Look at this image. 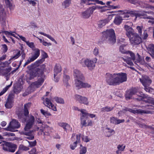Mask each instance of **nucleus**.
I'll list each match as a JSON object with an SVG mask.
<instances>
[{"instance_id":"nucleus-36","label":"nucleus","mask_w":154,"mask_h":154,"mask_svg":"<svg viewBox=\"0 0 154 154\" xmlns=\"http://www.w3.org/2000/svg\"><path fill=\"white\" fill-rule=\"evenodd\" d=\"M54 99L57 103L60 104H64V103L63 99L61 98L58 97H55L54 98Z\"/></svg>"},{"instance_id":"nucleus-38","label":"nucleus","mask_w":154,"mask_h":154,"mask_svg":"<svg viewBox=\"0 0 154 154\" xmlns=\"http://www.w3.org/2000/svg\"><path fill=\"white\" fill-rule=\"evenodd\" d=\"M126 54H129L131 57V59L133 61H134L136 59L135 55L134 54L132 51H128Z\"/></svg>"},{"instance_id":"nucleus-57","label":"nucleus","mask_w":154,"mask_h":154,"mask_svg":"<svg viewBox=\"0 0 154 154\" xmlns=\"http://www.w3.org/2000/svg\"><path fill=\"white\" fill-rule=\"evenodd\" d=\"M146 109H150V110H152L154 109V107L151 104H148L146 105Z\"/></svg>"},{"instance_id":"nucleus-46","label":"nucleus","mask_w":154,"mask_h":154,"mask_svg":"<svg viewBox=\"0 0 154 154\" xmlns=\"http://www.w3.org/2000/svg\"><path fill=\"white\" fill-rule=\"evenodd\" d=\"M144 61L143 60L142 57L140 56H138L137 57L136 61H135L134 63L136 64L137 63H142V62L144 63Z\"/></svg>"},{"instance_id":"nucleus-49","label":"nucleus","mask_w":154,"mask_h":154,"mask_svg":"<svg viewBox=\"0 0 154 154\" xmlns=\"http://www.w3.org/2000/svg\"><path fill=\"white\" fill-rule=\"evenodd\" d=\"M117 118L115 117H112L110 118V122L112 123L116 124Z\"/></svg>"},{"instance_id":"nucleus-11","label":"nucleus","mask_w":154,"mask_h":154,"mask_svg":"<svg viewBox=\"0 0 154 154\" xmlns=\"http://www.w3.org/2000/svg\"><path fill=\"white\" fill-rule=\"evenodd\" d=\"M35 118L33 116H31L29 119L27 120L24 128L25 131H28L30 129L34 124Z\"/></svg>"},{"instance_id":"nucleus-63","label":"nucleus","mask_w":154,"mask_h":154,"mask_svg":"<svg viewBox=\"0 0 154 154\" xmlns=\"http://www.w3.org/2000/svg\"><path fill=\"white\" fill-rule=\"evenodd\" d=\"M4 136H15V134H14L10 132H5L4 133Z\"/></svg>"},{"instance_id":"nucleus-53","label":"nucleus","mask_w":154,"mask_h":154,"mask_svg":"<svg viewBox=\"0 0 154 154\" xmlns=\"http://www.w3.org/2000/svg\"><path fill=\"white\" fill-rule=\"evenodd\" d=\"M145 102L146 103H147L148 104H151L152 105H154V100L149 99H147L146 100H145Z\"/></svg>"},{"instance_id":"nucleus-40","label":"nucleus","mask_w":154,"mask_h":154,"mask_svg":"<svg viewBox=\"0 0 154 154\" xmlns=\"http://www.w3.org/2000/svg\"><path fill=\"white\" fill-rule=\"evenodd\" d=\"M143 27V26H137L136 27V29L138 32V34L140 36H141L142 35V30Z\"/></svg>"},{"instance_id":"nucleus-16","label":"nucleus","mask_w":154,"mask_h":154,"mask_svg":"<svg viewBox=\"0 0 154 154\" xmlns=\"http://www.w3.org/2000/svg\"><path fill=\"white\" fill-rule=\"evenodd\" d=\"M86 110L85 109H81L80 111L82 114V116L81 118V124L84 126H86V121L87 119L88 118L86 116V115L87 114V113H85Z\"/></svg>"},{"instance_id":"nucleus-27","label":"nucleus","mask_w":154,"mask_h":154,"mask_svg":"<svg viewBox=\"0 0 154 154\" xmlns=\"http://www.w3.org/2000/svg\"><path fill=\"white\" fill-rule=\"evenodd\" d=\"M109 22V20L107 19H105L103 20H102L99 21L98 23V27L100 28H102L105 26L106 23Z\"/></svg>"},{"instance_id":"nucleus-2","label":"nucleus","mask_w":154,"mask_h":154,"mask_svg":"<svg viewBox=\"0 0 154 154\" xmlns=\"http://www.w3.org/2000/svg\"><path fill=\"white\" fill-rule=\"evenodd\" d=\"M124 28L126 31V34L128 37L131 43L134 45H138L141 42V38L139 34L136 33L134 29L130 26L124 25Z\"/></svg>"},{"instance_id":"nucleus-18","label":"nucleus","mask_w":154,"mask_h":154,"mask_svg":"<svg viewBox=\"0 0 154 154\" xmlns=\"http://www.w3.org/2000/svg\"><path fill=\"white\" fill-rule=\"evenodd\" d=\"M13 130L15 129L19 128L20 127V125L17 120L13 119L9 124Z\"/></svg>"},{"instance_id":"nucleus-51","label":"nucleus","mask_w":154,"mask_h":154,"mask_svg":"<svg viewBox=\"0 0 154 154\" xmlns=\"http://www.w3.org/2000/svg\"><path fill=\"white\" fill-rule=\"evenodd\" d=\"M26 44L30 48H35L34 43L33 42H30L28 41L26 42Z\"/></svg>"},{"instance_id":"nucleus-5","label":"nucleus","mask_w":154,"mask_h":154,"mask_svg":"<svg viewBox=\"0 0 154 154\" xmlns=\"http://www.w3.org/2000/svg\"><path fill=\"white\" fill-rule=\"evenodd\" d=\"M1 146L4 151L12 152H14L17 148V145L5 141H3Z\"/></svg>"},{"instance_id":"nucleus-59","label":"nucleus","mask_w":154,"mask_h":154,"mask_svg":"<svg viewBox=\"0 0 154 154\" xmlns=\"http://www.w3.org/2000/svg\"><path fill=\"white\" fill-rule=\"evenodd\" d=\"M3 129L6 131H9L11 132L14 131V130H13L12 128H11L9 124L7 127L3 128Z\"/></svg>"},{"instance_id":"nucleus-54","label":"nucleus","mask_w":154,"mask_h":154,"mask_svg":"<svg viewBox=\"0 0 154 154\" xmlns=\"http://www.w3.org/2000/svg\"><path fill=\"white\" fill-rule=\"evenodd\" d=\"M148 86H144V89L146 92H148L150 93H152V91L153 90L152 88H150L148 87Z\"/></svg>"},{"instance_id":"nucleus-61","label":"nucleus","mask_w":154,"mask_h":154,"mask_svg":"<svg viewBox=\"0 0 154 154\" xmlns=\"http://www.w3.org/2000/svg\"><path fill=\"white\" fill-rule=\"evenodd\" d=\"M36 149L35 148H32L29 152V154H37L36 152Z\"/></svg>"},{"instance_id":"nucleus-47","label":"nucleus","mask_w":154,"mask_h":154,"mask_svg":"<svg viewBox=\"0 0 154 154\" xmlns=\"http://www.w3.org/2000/svg\"><path fill=\"white\" fill-rule=\"evenodd\" d=\"M28 143H29V147H32L35 146L37 144L36 141L35 140L33 141H27Z\"/></svg>"},{"instance_id":"nucleus-56","label":"nucleus","mask_w":154,"mask_h":154,"mask_svg":"<svg viewBox=\"0 0 154 154\" xmlns=\"http://www.w3.org/2000/svg\"><path fill=\"white\" fill-rule=\"evenodd\" d=\"M82 139L83 141L86 143L90 141L89 139L88 138V136H83L82 137Z\"/></svg>"},{"instance_id":"nucleus-48","label":"nucleus","mask_w":154,"mask_h":154,"mask_svg":"<svg viewBox=\"0 0 154 154\" xmlns=\"http://www.w3.org/2000/svg\"><path fill=\"white\" fill-rule=\"evenodd\" d=\"M35 131V130H32L29 131L28 132H26V131L23 132V134L26 135V136H29V135H32V132Z\"/></svg>"},{"instance_id":"nucleus-13","label":"nucleus","mask_w":154,"mask_h":154,"mask_svg":"<svg viewBox=\"0 0 154 154\" xmlns=\"http://www.w3.org/2000/svg\"><path fill=\"white\" fill-rule=\"evenodd\" d=\"M97 59L95 58L94 62L88 59H86L84 61V63L85 66H86L89 69H92L95 66V63H96Z\"/></svg>"},{"instance_id":"nucleus-10","label":"nucleus","mask_w":154,"mask_h":154,"mask_svg":"<svg viewBox=\"0 0 154 154\" xmlns=\"http://www.w3.org/2000/svg\"><path fill=\"white\" fill-rule=\"evenodd\" d=\"M73 76L75 78V83H76L77 81L85 80V78L83 74L78 69L74 70Z\"/></svg>"},{"instance_id":"nucleus-30","label":"nucleus","mask_w":154,"mask_h":154,"mask_svg":"<svg viewBox=\"0 0 154 154\" xmlns=\"http://www.w3.org/2000/svg\"><path fill=\"white\" fill-rule=\"evenodd\" d=\"M44 59L42 58L36 61L34 63L32 64L31 65H32V66H34L35 67H39L40 66H39V64L42 63L44 61Z\"/></svg>"},{"instance_id":"nucleus-50","label":"nucleus","mask_w":154,"mask_h":154,"mask_svg":"<svg viewBox=\"0 0 154 154\" xmlns=\"http://www.w3.org/2000/svg\"><path fill=\"white\" fill-rule=\"evenodd\" d=\"M80 152H81V154H85L87 152V148L85 146H84L82 148H81Z\"/></svg>"},{"instance_id":"nucleus-34","label":"nucleus","mask_w":154,"mask_h":154,"mask_svg":"<svg viewBox=\"0 0 154 154\" xmlns=\"http://www.w3.org/2000/svg\"><path fill=\"white\" fill-rule=\"evenodd\" d=\"M114 108V107H109L108 106H106L103 107L101 109V111L103 112H110Z\"/></svg>"},{"instance_id":"nucleus-3","label":"nucleus","mask_w":154,"mask_h":154,"mask_svg":"<svg viewBox=\"0 0 154 154\" xmlns=\"http://www.w3.org/2000/svg\"><path fill=\"white\" fill-rule=\"evenodd\" d=\"M101 40L102 42H105L112 45L114 44L116 41L114 30L112 29H110L103 32Z\"/></svg>"},{"instance_id":"nucleus-8","label":"nucleus","mask_w":154,"mask_h":154,"mask_svg":"<svg viewBox=\"0 0 154 154\" xmlns=\"http://www.w3.org/2000/svg\"><path fill=\"white\" fill-rule=\"evenodd\" d=\"M115 75L117 85L127 81V74L126 73L121 72L115 73Z\"/></svg>"},{"instance_id":"nucleus-37","label":"nucleus","mask_w":154,"mask_h":154,"mask_svg":"<svg viewBox=\"0 0 154 154\" xmlns=\"http://www.w3.org/2000/svg\"><path fill=\"white\" fill-rule=\"evenodd\" d=\"M124 60L126 62L127 64L131 66H132L134 65V63L132 61V60L130 57H128L126 59H124Z\"/></svg>"},{"instance_id":"nucleus-62","label":"nucleus","mask_w":154,"mask_h":154,"mask_svg":"<svg viewBox=\"0 0 154 154\" xmlns=\"http://www.w3.org/2000/svg\"><path fill=\"white\" fill-rule=\"evenodd\" d=\"M148 36L147 31L146 30H144L143 33V37H142L143 39H146L148 37Z\"/></svg>"},{"instance_id":"nucleus-21","label":"nucleus","mask_w":154,"mask_h":154,"mask_svg":"<svg viewBox=\"0 0 154 154\" xmlns=\"http://www.w3.org/2000/svg\"><path fill=\"white\" fill-rule=\"evenodd\" d=\"M92 11L88 9L85 11H83L81 13V17L83 18H89L91 14Z\"/></svg>"},{"instance_id":"nucleus-45","label":"nucleus","mask_w":154,"mask_h":154,"mask_svg":"<svg viewBox=\"0 0 154 154\" xmlns=\"http://www.w3.org/2000/svg\"><path fill=\"white\" fill-rule=\"evenodd\" d=\"M35 60L32 57H29L28 59L25 62L23 65V67H24L26 65H27L31 62Z\"/></svg>"},{"instance_id":"nucleus-60","label":"nucleus","mask_w":154,"mask_h":154,"mask_svg":"<svg viewBox=\"0 0 154 154\" xmlns=\"http://www.w3.org/2000/svg\"><path fill=\"white\" fill-rule=\"evenodd\" d=\"M20 50H18V52L14 56L12 57V58H13L14 59H15L19 57L20 55Z\"/></svg>"},{"instance_id":"nucleus-24","label":"nucleus","mask_w":154,"mask_h":154,"mask_svg":"<svg viewBox=\"0 0 154 154\" xmlns=\"http://www.w3.org/2000/svg\"><path fill=\"white\" fill-rule=\"evenodd\" d=\"M122 17L117 16L115 17L113 22L115 24L119 25L122 23Z\"/></svg>"},{"instance_id":"nucleus-58","label":"nucleus","mask_w":154,"mask_h":154,"mask_svg":"<svg viewBox=\"0 0 154 154\" xmlns=\"http://www.w3.org/2000/svg\"><path fill=\"white\" fill-rule=\"evenodd\" d=\"M5 106L7 108H8V109L11 108L12 107V106L11 105V102H9V101L8 102L5 104Z\"/></svg>"},{"instance_id":"nucleus-17","label":"nucleus","mask_w":154,"mask_h":154,"mask_svg":"<svg viewBox=\"0 0 154 154\" xmlns=\"http://www.w3.org/2000/svg\"><path fill=\"white\" fill-rule=\"evenodd\" d=\"M140 81L144 86H149L152 82L149 77L146 75L144 76L142 80L140 79Z\"/></svg>"},{"instance_id":"nucleus-9","label":"nucleus","mask_w":154,"mask_h":154,"mask_svg":"<svg viewBox=\"0 0 154 154\" xmlns=\"http://www.w3.org/2000/svg\"><path fill=\"white\" fill-rule=\"evenodd\" d=\"M129 111L133 113L134 114H150L151 113V112L148 110H144L141 109L134 110L131 109L130 108L125 107V108L122 109L120 112H125Z\"/></svg>"},{"instance_id":"nucleus-12","label":"nucleus","mask_w":154,"mask_h":154,"mask_svg":"<svg viewBox=\"0 0 154 154\" xmlns=\"http://www.w3.org/2000/svg\"><path fill=\"white\" fill-rule=\"evenodd\" d=\"M75 99L81 104L88 105L89 103L88 99L85 97H82L80 95L76 94L75 95Z\"/></svg>"},{"instance_id":"nucleus-39","label":"nucleus","mask_w":154,"mask_h":154,"mask_svg":"<svg viewBox=\"0 0 154 154\" xmlns=\"http://www.w3.org/2000/svg\"><path fill=\"white\" fill-rule=\"evenodd\" d=\"M40 111L46 117H48L51 115V114L50 113L42 109H41L40 110Z\"/></svg>"},{"instance_id":"nucleus-31","label":"nucleus","mask_w":154,"mask_h":154,"mask_svg":"<svg viewBox=\"0 0 154 154\" xmlns=\"http://www.w3.org/2000/svg\"><path fill=\"white\" fill-rule=\"evenodd\" d=\"M43 135L44 137L43 139L46 141H48V140L51 138V136L50 135V134L48 132L45 131L43 132Z\"/></svg>"},{"instance_id":"nucleus-42","label":"nucleus","mask_w":154,"mask_h":154,"mask_svg":"<svg viewBox=\"0 0 154 154\" xmlns=\"http://www.w3.org/2000/svg\"><path fill=\"white\" fill-rule=\"evenodd\" d=\"M18 148L19 150L24 151H27L29 149V148L28 147H26L23 144L20 145Z\"/></svg>"},{"instance_id":"nucleus-19","label":"nucleus","mask_w":154,"mask_h":154,"mask_svg":"<svg viewBox=\"0 0 154 154\" xmlns=\"http://www.w3.org/2000/svg\"><path fill=\"white\" fill-rule=\"evenodd\" d=\"M45 104H44L45 105L49 108L51 109L54 111H57V109L56 107L54 106V104L51 102L50 100L48 98L45 99Z\"/></svg>"},{"instance_id":"nucleus-7","label":"nucleus","mask_w":154,"mask_h":154,"mask_svg":"<svg viewBox=\"0 0 154 154\" xmlns=\"http://www.w3.org/2000/svg\"><path fill=\"white\" fill-rule=\"evenodd\" d=\"M106 81L107 84L110 85H117L115 73L112 74L107 73L105 75Z\"/></svg>"},{"instance_id":"nucleus-23","label":"nucleus","mask_w":154,"mask_h":154,"mask_svg":"<svg viewBox=\"0 0 154 154\" xmlns=\"http://www.w3.org/2000/svg\"><path fill=\"white\" fill-rule=\"evenodd\" d=\"M5 16L6 14L4 9L1 8L0 10V22L3 23L5 21Z\"/></svg>"},{"instance_id":"nucleus-25","label":"nucleus","mask_w":154,"mask_h":154,"mask_svg":"<svg viewBox=\"0 0 154 154\" xmlns=\"http://www.w3.org/2000/svg\"><path fill=\"white\" fill-rule=\"evenodd\" d=\"M148 50L149 52V53L150 55L152 58H154V45L152 44L149 45Z\"/></svg>"},{"instance_id":"nucleus-1","label":"nucleus","mask_w":154,"mask_h":154,"mask_svg":"<svg viewBox=\"0 0 154 154\" xmlns=\"http://www.w3.org/2000/svg\"><path fill=\"white\" fill-rule=\"evenodd\" d=\"M29 71H27V74L26 76V80L27 82L29 81L34 79L37 76L39 77L44 74V71L45 68V65L42 64L39 67H37L29 65L27 66Z\"/></svg>"},{"instance_id":"nucleus-26","label":"nucleus","mask_w":154,"mask_h":154,"mask_svg":"<svg viewBox=\"0 0 154 154\" xmlns=\"http://www.w3.org/2000/svg\"><path fill=\"white\" fill-rule=\"evenodd\" d=\"M70 79V77L67 75H64L63 76V81L65 85L67 88H69L70 86L68 83V81Z\"/></svg>"},{"instance_id":"nucleus-33","label":"nucleus","mask_w":154,"mask_h":154,"mask_svg":"<svg viewBox=\"0 0 154 154\" xmlns=\"http://www.w3.org/2000/svg\"><path fill=\"white\" fill-rule=\"evenodd\" d=\"M126 46V45L124 44L121 45L119 48V51L122 54H126L127 51L124 49V48Z\"/></svg>"},{"instance_id":"nucleus-14","label":"nucleus","mask_w":154,"mask_h":154,"mask_svg":"<svg viewBox=\"0 0 154 154\" xmlns=\"http://www.w3.org/2000/svg\"><path fill=\"white\" fill-rule=\"evenodd\" d=\"M84 80L77 81L75 85L77 89H79L82 88H89L91 85L87 83L83 82L82 81Z\"/></svg>"},{"instance_id":"nucleus-35","label":"nucleus","mask_w":154,"mask_h":154,"mask_svg":"<svg viewBox=\"0 0 154 154\" xmlns=\"http://www.w3.org/2000/svg\"><path fill=\"white\" fill-rule=\"evenodd\" d=\"M40 55V50L38 48L36 49L34 55L32 57L34 60H35Z\"/></svg>"},{"instance_id":"nucleus-15","label":"nucleus","mask_w":154,"mask_h":154,"mask_svg":"<svg viewBox=\"0 0 154 154\" xmlns=\"http://www.w3.org/2000/svg\"><path fill=\"white\" fill-rule=\"evenodd\" d=\"M39 77L40 78H39L37 81L33 82L32 84V85H34L37 88L40 87L44 82L45 75L44 74Z\"/></svg>"},{"instance_id":"nucleus-52","label":"nucleus","mask_w":154,"mask_h":154,"mask_svg":"<svg viewBox=\"0 0 154 154\" xmlns=\"http://www.w3.org/2000/svg\"><path fill=\"white\" fill-rule=\"evenodd\" d=\"M24 114L21 112H19L18 114V118L19 119H21L22 120H26L24 117Z\"/></svg>"},{"instance_id":"nucleus-4","label":"nucleus","mask_w":154,"mask_h":154,"mask_svg":"<svg viewBox=\"0 0 154 154\" xmlns=\"http://www.w3.org/2000/svg\"><path fill=\"white\" fill-rule=\"evenodd\" d=\"M126 13L135 17V18L139 17L140 18L154 20V12L153 11L140 12L137 11H127Z\"/></svg>"},{"instance_id":"nucleus-6","label":"nucleus","mask_w":154,"mask_h":154,"mask_svg":"<svg viewBox=\"0 0 154 154\" xmlns=\"http://www.w3.org/2000/svg\"><path fill=\"white\" fill-rule=\"evenodd\" d=\"M138 90L135 88H133L127 91L125 94V97L127 100L131 99L136 100L138 95L137 94Z\"/></svg>"},{"instance_id":"nucleus-41","label":"nucleus","mask_w":154,"mask_h":154,"mask_svg":"<svg viewBox=\"0 0 154 154\" xmlns=\"http://www.w3.org/2000/svg\"><path fill=\"white\" fill-rule=\"evenodd\" d=\"M23 2H25L26 4H29L30 5H32L33 6H35L36 4V3L34 1L24 0Z\"/></svg>"},{"instance_id":"nucleus-20","label":"nucleus","mask_w":154,"mask_h":154,"mask_svg":"<svg viewBox=\"0 0 154 154\" xmlns=\"http://www.w3.org/2000/svg\"><path fill=\"white\" fill-rule=\"evenodd\" d=\"M81 134H79L76 135V140L72 144H71L70 146V148L72 150H74L76 147L77 144L80 141V136Z\"/></svg>"},{"instance_id":"nucleus-43","label":"nucleus","mask_w":154,"mask_h":154,"mask_svg":"<svg viewBox=\"0 0 154 154\" xmlns=\"http://www.w3.org/2000/svg\"><path fill=\"white\" fill-rule=\"evenodd\" d=\"M39 33L41 35H43L45 36H46L52 41H54V39L51 36L47 34L42 32H39Z\"/></svg>"},{"instance_id":"nucleus-44","label":"nucleus","mask_w":154,"mask_h":154,"mask_svg":"<svg viewBox=\"0 0 154 154\" xmlns=\"http://www.w3.org/2000/svg\"><path fill=\"white\" fill-rule=\"evenodd\" d=\"M11 62H8V61H5V62H2L0 63V66L1 67L4 68L7 66H8L10 63Z\"/></svg>"},{"instance_id":"nucleus-64","label":"nucleus","mask_w":154,"mask_h":154,"mask_svg":"<svg viewBox=\"0 0 154 154\" xmlns=\"http://www.w3.org/2000/svg\"><path fill=\"white\" fill-rule=\"evenodd\" d=\"M23 112L24 116L26 117H27L29 114V112L28 109L24 108Z\"/></svg>"},{"instance_id":"nucleus-32","label":"nucleus","mask_w":154,"mask_h":154,"mask_svg":"<svg viewBox=\"0 0 154 154\" xmlns=\"http://www.w3.org/2000/svg\"><path fill=\"white\" fill-rule=\"evenodd\" d=\"M147 97V95L145 94H141V95H137V98L136 100L138 101L143 100L145 101L146 100H143L144 98H146Z\"/></svg>"},{"instance_id":"nucleus-22","label":"nucleus","mask_w":154,"mask_h":154,"mask_svg":"<svg viewBox=\"0 0 154 154\" xmlns=\"http://www.w3.org/2000/svg\"><path fill=\"white\" fill-rule=\"evenodd\" d=\"M54 78L55 79V77L61 71V67L59 64H56L54 69Z\"/></svg>"},{"instance_id":"nucleus-28","label":"nucleus","mask_w":154,"mask_h":154,"mask_svg":"<svg viewBox=\"0 0 154 154\" xmlns=\"http://www.w3.org/2000/svg\"><path fill=\"white\" fill-rule=\"evenodd\" d=\"M60 126L63 128L64 130L67 131V130H69L70 128V125L67 123H60L59 124Z\"/></svg>"},{"instance_id":"nucleus-55","label":"nucleus","mask_w":154,"mask_h":154,"mask_svg":"<svg viewBox=\"0 0 154 154\" xmlns=\"http://www.w3.org/2000/svg\"><path fill=\"white\" fill-rule=\"evenodd\" d=\"M41 52L42 53V59H44L45 60V59L48 57V55L47 53L45 52L43 50H41Z\"/></svg>"},{"instance_id":"nucleus-29","label":"nucleus","mask_w":154,"mask_h":154,"mask_svg":"<svg viewBox=\"0 0 154 154\" xmlns=\"http://www.w3.org/2000/svg\"><path fill=\"white\" fill-rule=\"evenodd\" d=\"M72 0H65L62 3V5L65 8L69 7L71 4Z\"/></svg>"}]
</instances>
